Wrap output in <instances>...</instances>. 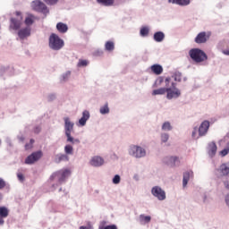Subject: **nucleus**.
Instances as JSON below:
<instances>
[{"mask_svg": "<svg viewBox=\"0 0 229 229\" xmlns=\"http://www.w3.org/2000/svg\"><path fill=\"white\" fill-rule=\"evenodd\" d=\"M74 128V123L71 122V119L69 117L64 118V130H65V135L67 137V142H71V144H80V139H73L72 136H71V132L72 131Z\"/></svg>", "mask_w": 229, "mask_h": 229, "instance_id": "f257e3e1", "label": "nucleus"}, {"mask_svg": "<svg viewBox=\"0 0 229 229\" xmlns=\"http://www.w3.org/2000/svg\"><path fill=\"white\" fill-rule=\"evenodd\" d=\"M48 46L50 49H53L54 51H60V49L65 46V43L58 35L52 33L49 37Z\"/></svg>", "mask_w": 229, "mask_h": 229, "instance_id": "f03ea898", "label": "nucleus"}, {"mask_svg": "<svg viewBox=\"0 0 229 229\" xmlns=\"http://www.w3.org/2000/svg\"><path fill=\"white\" fill-rule=\"evenodd\" d=\"M189 55L193 62H196V64H201V62H205V60L208 58L207 54H205L203 50L199 48L191 49L189 51Z\"/></svg>", "mask_w": 229, "mask_h": 229, "instance_id": "7ed1b4c3", "label": "nucleus"}, {"mask_svg": "<svg viewBox=\"0 0 229 229\" xmlns=\"http://www.w3.org/2000/svg\"><path fill=\"white\" fill-rule=\"evenodd\" d=\"M69 176H71V170L62 169L53 174L51 178L52 180L54 178H58L59 183H64V182H65V178H69Z\"/></svg>", "mask_w": 229, "mask_h": 229, "instance_id": "20e7f679", "label": "nucleus"}, {"mask_svg": "<svg viewBox=\"0 0 229 229\" xmlns=\"http://www.w3.org/2000/svg\"><path fill=\"white\" fill-rule=\"evenodd\" d=\"M166 98L167 99H173V98H180L182 92L176 88V83L171 82V88H166Z\"/></svg>", "mask_w": 229, "mask_h": 229, "instance_id": "39448f33", "label": "nucleus"}, {"mask_svg": "<svg viewBox=\"0 0 229 229\" xmlns=\"http://www.w3.org/2000/svg\"><path fill=\"white\" fill-rule=\"evenodd\" d=\"M31 7L36 12H39L40 13H49V9H47V5L44 4V2L36 0L32 2Z\"/></svg>", "mask_w": 229, "mask_h": 229, "instance_id": "423d86ee", "label": "nucleus"}, {"mask_svg": "<svg viewBox=\"0 0 229 229\" xmlns=\"http://www.w3.org/2000/svg\"><path fill=\"white\" fill-rule=\"evenodd\" d=\"M129 153L130 155L135 157L136 158H142V157H146V150L141 147L135 145L130 147Z\"/></svg>", "mask_w": 229, "mask_h": 229, "instance_id": "0eeeda50", "label": "nucleus"}, {"mask_svg": "<svg viewBox=\"0 0 229 229\" xmlns=\"http://www.w3.org/2000/svg\"><path fill=\"white\" fill-rule=\"evenodd\" d=\"M43 155L42 150L33 152L25 159V164L31 165L32 164H35V162H38V160L42 158Z\"/></svg>", "mask_w": 229, "mask_h": 229, "instance_id": "6e6552de", "label": "nucleus"}, {"mask_svg": "<svg viewBox=\"0 0 229 229\" xmlns=\"http://www.w3.org/2000/svg\"><path fill=\"white\" fill-rule=\"evenodd\" d=\"M17 18L11 19L10 28L17 31V30H21V26H22V14L19 12H16Z\"/></svg>", "mask_w": 229, "mask_h": 229, "instance_id": "1a4fd4ad", "label": "nucleus"}, {"mask_svg": "<svg viewBox=\"0 0 229 229\" xmlns=\"http://www.w3.org/2000/svg\"><path fill=\"white\" fill-rule=\"evenodd\" d=\"M151 193L153 194V196H155V198H157L159 201H164V199H165V191L158 186L153 187L151 190Z\"/></svg>", "mask_w": 229, "mask_h": 229, "instance_id": "9d476101", "label": "nucleus"}, {"mask_svg": "<svg viewBox=\"0 0 229 229\" xmlns=\"http://www.w3.org/2000/svg\"><path fill=\"white\" fill-rule=\"evenodd\" d=\"M210 128V122L205 120L201 123L200 126L199 127V137H205L208 132V129Z\"/></svg>", "mask_w": 229, "mask_h": 229, "instance_id": "9b49d317", "label": "nucleus"}, {"mask_svg": "<svg viewBox=\"0 0 229 229\" xmlns=\"http://www.w3.org/2000/svg\"><path fill=\"white\" fill-rule=\"evenodd\" d=\"M208 38H210V35L207 34V32H199L195 38V42L196 44H205Z\"/></svg>", "mask_w": 229, "mask_h": 229, "instance_id": "f8f14e48", "label": "nucleus"}, {"mask_svg": "<svg viewBox=\"0 0 229 229\" xmlns=\"http://www.w3.org/2000/svg\"><path fill=\"white\" fill-rule=\"evenodd\" d=\"M89 164L93 165V167H101V165L105 164V159L99 156H95L91 158Z\"/></svg>", "mask_w": 229, "mask_h": 229, "instance_id": "ddd939ff", "label": "nucleus"}, {"mask_svg": "<svg viewBox=\"0 0 229 229\" xmlns=\"http://www.w3.org/2000/svg\"><path fill=\"white\" fill-rule=\"evenodd\" d=\"M30 35H31V28L30 27H26L18 31V37L21 40H24V38H27V37H30Z\"/></svg>", "mask_w": 229, "mask_h": 229, "instance_id": "4468645a", "label": "nucleus"}, {"mask_svg": "<svg viewBox=\"0 0 229 229\" xmlns=\"http://www.w3.org/2000/svg\"><path fill=\"white\" fill-rule=\"evenodd\" d=\"M90 119V113L87 110L83 111L82 117L79 120V124L81 126H85L87 124V121Z\"/></svg>", "mask_w": 229, "mask_h": 229, "instance_id": "2eb2a0df", "label": "nucleus"}, {"mask_svg": "<svg viewBox=\"0 0 229 229\" xmlns=\"http://www.w3.org/2000/svg\"><path fill=\"white\" fill-rule=\"evenodd\" d=\"M193 176H194V173L192 171L185 172L183 174L182 187H187V183H189V181Z\"/></svg>", "mask_w": 229, "mask_h": 229, "instance_id": "dca6fc26", "label": "nucleus"}, {"mask_svg": "<svg viewBox=\"0 0 229 229\" xmlns=\"http://www.w3.org/2000/svg\"><path fill=\"white\" fill-rule=\"evenodd\" d=\"M150 70L157 76H160V74H162V72H164V68L160 64H153L150 67Z\"/></svg>", "mask_w": 229, "mask_h": 229, "instance_id": "f3484780", "label": "nucleus"}, {"mask_svg": "<svg viewBox=\"0 0 229 229\" xmlns=\"http://www.w3.org/2000/svg\"><path fill=\"white\" fill-rule=\"evenodd\" d=\"M208 155H210V157H215L216 153H217V145H216V142L212 141L208 144Z\"/></svg>", "mask_w": 229, "mask_h": 229, "instance_id": "a211bd4d", "label": "nucleus"}, {"mask_svg": "<svg viewBox=\"0 0 229 229\" xmlns=\"http://www.w3.org/2000/svg\"><path fill=\"white\" fill-rule=\"evenodd\" d=\"M56 30L59 31V33H67L69 27L64 22H58L56 24Z\"/></svg>", "mask_w": 229, "mask_h": 229, "instance_id": "6ab92c4d", "label": "nucleus"}, {"mask_svg": "<svg viewBox=\"0 0 229 229\" xmlns=\"http://www.w3.org/2000/svg\"><path fill=\"white\" fill-rule=\"evenodd\" d=\"M168 3L179 4V6H187V4H191V0H168Z\"/></svg>", "mask_w": 229, "mask_h": 229, "instance_id": "aec40b11", "label": "nucleus"}, {"mask_svg": "<svg viewBox=\"0 0 229 229\" xmlns=\"http://www.w3.org/2000/svg\"><path fill=\"white\" fill-rule=\"evenodd\" d=\"M68 160H69V156L65 154L57 155L55 159L56 164H60V162H68Z\"/></svg>", "mask_w": 229, "mask_h": 229, "instance_id": "412c9836", "label": "nucleus"}, {"mask_svg": "<svg viewBox=\"0 0 229 229\" xmlns=\"http://www.w3.org/2000/svg\"><path fill=\"white\" fill-rule=\"evenodd\" d=\"M165 38V34L162 31H157L154 34V40L156 42H162Z\"/></svg>", "mask_w": 229, "mask_h": 229, "instance_id": "4be33fe9", "label": "nucleus"}, {"mask_svg": "<svg viewBox=\"0 0 229 229\" xmlns=\"http://www.w3.org/2000/svg\"><path fill=\"white\" fill-rule=\"evenodd\" d=\"M140 225H148V223H151V216L140 215Z\"/></svg>", "mask_w": 229, "mask_h": 229, "instance_id": "5701e85b", "label": "nucleus"}, {"mask_svg": "<svg viewBox=\"0 0 229 229\" xmlns=\"http://www.w3.org/2000/svg\"><path fill=\"white\" fill-rule=\"evenodd\" d=\"M98 4H103V6H114L115 0H97Z\"/></svg>", "mask_w": 229, "mask_h": 229, "instance_id": "b1692460", "label": "nucleus"}, {"mask_svg": "<svg viewBox=\"0 0 229 229\" xmlns=\"http://www.w3.org/2000/svg\"><path fill=\"white\" fill-rule=\"evenodd\" d=\"M167 164L168 165H171V167H174L176 164L177 165L180 164V159L178 158V157H171Z\"/></svg>", "mask_w": 229, "mask_h": 229, "instance_id": "393cba45", "label": "nucleus"}, {"mask_svg": "<svg viewBox=\"0 0 229 229\" xmlns=\"http://www.w3.org/2000/svg\"><path fill=\"white\" fill-rule=\"evenodd\" d=\"M165 92H167V88L154 89L152 92V96H164Z\"/></svg>", "mask_w": 229, "mask_h": 229, "instance_id": "a878e982", "label": "nucleus"}, {"mask_svg": "<svg viewBox=\"0 0 229 229\" xmlns=\"http://www.w3.org/2000/svg\"><path fill=\"white\" fill-rule=\"evenodd\" d=\"M220 173H222L223 176H228L229 174V166L226 164H223L220 165Z\"/></svg>", "mask_w": 229, "mask_h": 229, "instance_id": "bb28decb", "label": "nucleus"}, {"mask_svg": "<svg viewBox=\"0 0 229 229\" xmlns=\"http://www.w3.org/2000/svg\"><path fill=\"white\" fill-rule=\"evenodd\" d=\"M106 51H114L115 49V44L113 41H107L105 45Z\"/></svg>", "mask_w": 229, "mask_h": 229, "instance_id": "cd10ccee", "label": "nucleus"}, {"mask_svg": "<svg viewBox=\"0 0 229 229\" xmlns=\"http://www.w3.org/2000/svg\"><path fill=\"white\" fill-rule=\"evenodd\" d=\"M140 35L141 37H148V35H149V28L142 27L140 30Z\"/></svg>", "mask_w": 229, "mask_h": 229, "instance_id": "c85d7f7f", "label": "nucleus"}, {"mask_svg": "<svg viewBox=\"0 0 229 229\" xmlns=\"http://www.w3.org/2000/svg\"><path fill=\"white\" fill-rule=\"evenodd\" d=\"M162 130H164V131H171V130H173V127L171 126V123L165 122L162 125Z\"/></svg>", "mask_w": 229, "mask_h": 229, "instance_id": "c756f323", "label": "nucleus"}, {"mask_svg": "<svg viewBox=\"0 0 229 229\" xmlns=\"http://www.w3.org/2000/svg\"><path fill=\"white\" fill-rule=\"evenodd\" d=\"M89 65V61L85 59H80L77 67H87Z\"/></svg>", "mask_w": 229, "mask_h": 229, "instance_id": "7c9ffc66", "label": "nucleus"}, {"mask_svg": "<svg viewBox=\"0 0 229 229\" xmlns=\"http://www.w3.org/2000/svg\"><path fill=\"white\" fill-rule=\"evenodd\" d=\"M110 108H108V104H106L104 106L100 107V114L105 115V114H109Z\"/></svg>", "mask_w": 229, "mask_h": 229, "instance_id": "2f4dec72", "label": "nucleus"}, {"mask_svg": "<svg viewBox=\"0 0 229 229\" xmlns=\"http://www.w3.org/2000/svg\"><path fill=\"white\" fill-rule=\"evenodd\" d=\"M8 214H9L8 208L2 207L1 208V217H8Z\"/></svg>", "mask_w": 229, "mask_h": 229, "instance_id": "473e14b6", "label": "nucleus"}, {"mask_svg": "<svg viewBox=\"0 0 229 229\" xmlns=\"http://www.w3.org/2000/svg\"><path fill=\"white\" fill-rule=\"evenodd\" d=\"M64 151H65L66 155H72V151H73L72 146L66 145L64 147Z\"/></svg>", "mask_w": 229, "mask_h": 229, "instance_id": "72a5a7b5", "label": "nucleus"}, {"mask_svg": "<svg viewBox=\"0 0 229 229\" xmlns=\"http://www.w3.org/2000/svg\"><path fill=\"white\" fill-rule=\"evenodd\" d=\"M26 26H31L33 24V16H29L25 19Z\"/></svg>", "mask_w": 229, "mask_h": 229, "instance_id": "f704fd0d", "label": "nucleus"}, {"mask_svg": "<svg viewBox=\"0 0 229 229\" xmlns=\"http://www.w3.org/2000/svg\"><path fill=\"white\" fill-rule=\"evenodd\" d=\"M229 153V143H227V147L225 148H224L222 151H220V155L222 157H226V155H228Z\"/></svg>", "mask_w": 229, "mask_h": 229, "instance_id": "c9c22d12", "label": "nucleus"}, {"mask_svg": "<svg viewBox=\"0 0 229 229\" xmlns=\"http://www.w3.org/2000/svg\"><path fill=\"white\" fill-rule=\"evenodd\" d=\"M113 183H114L115 185H117V183H121V176H119L118 174L114 175V177L113 178Z\"/></svg>", "mask_w": 229, "mask_h": 229, "instance_id": "e433bc0d", "label": "nucleus"}, {"mask_svg": "<svg viewBox=\"0 0 229 229\" xmlns=\"http://www.w3.org/2000/svg\"><path fill=\"white\" fill-rule=\"evenodd\" d=\"M167 140H169V134L167 133H163L161 135V141L162 142H167Z\"/></svg>", "mask_w": 229, "mask_h": 229, "instance_id": "4c0bfd02", "label": "nucleus"}, {"mask_svg": "<svg viewBox=\"0 0 229 229\" xmlns=\"http://www.w3.org/2000/svg\"><path fill=\"white\" fill-rule=\"evenodd\" d=\"M166 89H171V77H167L165 80Z\"/></svg>", "mask_w": 229, "mask_h": 229, "instance_id": "58836bf2", "label": "nucleus"}, {"mask_svg": "<svg viewBox=\"0 0 229 229\" xmlns=\"http://www.w3.org/2000/svg\"><path fill=\"white\" fill-rule=\"evenodd\" d=\"M47 4H56V3H58V0H43Z\"/></svg>", "mask_w": 229, "mask_h": 229, "instance_id": "ea45409f", "label": "nucleus"}, {"mask_svg": "<svg viewBox=\"0 0 229 229\" xmlns=\"http://www.w3.org/2000/svg\"><path fill=\"white\" fill-rule=\"evenodd\" d=\"M174 81H182V74L180 72H176L174 74Z\"/></svg>", "mask_w": 229, "mask_h": 229, "instance_id": "a19ab883", "label": "nucleus"}, {"mask_svg": "<svg viewBox=\"0 0 229 229\" xmlns=\"http://www.w3.org/2000/svg\"><path fill=\"white\" fill-rule=\"evenodd\" d=\"M191 137H192V139H199V137H198V128H196V127L194 128V130L191 133Z\"/></svg>", "mask_w": 229, "mask_h": 229, "instance_id": "79ce46f5", "label": "nucleus"}, {"mask_svg": "<svg viewBox=\"0 0 229 229\" xmlns=\"http://www.w3.org/2000/svg\"><path fill=\"white\" fill-rule=\"evenodd\" d=\"M99 229H117V225H106L104 227H100Z\"/></svg>", "mask_w": 229, "mask_h": 229, "instance_id": "37998d69", "label": "nucleus"}, {"mask_svg": "<svg viewBox=\"0 0 229 229\" xmlns=\"http://www.w3.org/2000/svg\"><path fill=\"white\" fill-rule=\"evenodd\" d=\"M41 130L42 129L40 128V126H36L33 129V132L36 133V134H38V132L41 131Z\"/></svg>", "mask_w": 229, "mask_h": 229, "instance_id": "c03bdc74", "label": "nucleus"}, {"mask_svg": "<svg viewBox=\"0 0 229 229\" xmlns=\"http://www.w3.org/2000/svg\"><path fill=\"white\" fill-rule=\"evenodd\" d=\"M17 176H18V179L20 180V182L24 181V175L20 173V174H17Z\"/></svg>", "mask_w": 229, "mask_h": 229, "instance_id": "a18cd8bd", "label": "nucleus"}, {"mask_svg": "<svg viewBox=\"0 0 229 229\" xmlns=\"http://www.w3.org/2000/svg\"><path fill=\"white\" fill-rule=\"evenodd\" d=\"M31 148H33V146H31V143L25 145V149H31Z\"/></svg>", "mask_w": 229, "mask_h": 229, "instance_id": "49530a36", "label": "nucleus"}, {"mask_svg": "<svg viewBox=\"0 0 229 229\" xmlns=\"http://www.w3.org/2000/svg\"><path fill=\"white\" fill-rule=\"evenodd\" d=\"M4 187H6V182H4V181L1 180V189H4Z\"/></svg>", "mask_w": 229, "mask_h": 229, "instance_id": "de8ad7c7", "label": "nucleus"}, {"mask_svg": "<svg viewBox=\"0 0 229 229\" xmlns=\"http://www.w3.org/2000/svg\"><path fill=\"white\" fill-rule=\"evenodd\" d=\"M80 229H92V226L91 225L81 226Z\"/></svg>", "mask_w": 229, "mask_h": 229, "instance_id": "09e8293b", "label": "nucleus"}, {"mask_svg": "<svg viewBox=\"0 0 229 229\" xmlns=\"http://www.w3.org/2000/svg\"><path fill=\"white\" fill-rule=\"evenodd\" d=\"M225 187L229 191V182H225Z\"/></svg>", "mask_w": 229, "mask_h": 229, "instance_id": "8fccbe9b", "label": "nucleus"}, {"mask_svg": "<svg viewBox=\"0 0 229 229\" xmlns=\"http://www.w3.org/2000/svg\"><path fill=\"white\" fill-rule=\"evenodd\" d=\"M225 202H226V205H229V195L226 196Z\"/></svg>", "mask_w": 229, "mask_h": 229, "instance_id": "3c124183", "label": "nucleus"}, {"mask_svg": "<svg viewBox=\"0 0 229 229\" xmlns=\"http://www.w3.org/2000/svg\"><path fill=\"white\" fill-rule=\"evenodd\" d=\"M30 146H33V144H35V140L31 139L30 141Z\"/></svg>", "mask_w": 229, "mask_h": 229, "instance_id": "603ef678", "label": "nucleus"}, {"mask_svg": "<svg viewBox=\"0 0 229 229\" xmlns=\"http://www.w3.org/2000/svg\"><path fill=\"white\" fill-rule=\"evenodd\" d=\"M158 81H159V85H160L161 83H164V79L163 78H159Z\"/></svg>", "mask_w": 229, "mask_h": 229, "instance_id": "864d4df0", "label": "nucleus"}, {"mask_svg": "<svg viewBox=\"0 0 229 229\" xmlns=\"http://www.w3.org/2000/svg\"><path fill=\"white\" fill-rule=\"evenodd\" d=\"M0 214H1V207H0ZM0 223H1V218H0Z\"/></svg>", "mask_w": 229, "mask_h": 229, "instance_id": "5fc2aeb1", "label": "nucleus"}, {"mask_svg": "<svg viewBox=\"0 0 229 229\" xmlns=\"http://www.w3.org/2000/svg\"><path fill=\"white\" fill-rule=\"evenodd\" d=\"M0 189H1V180H0Z\"/></svg>", "mask_w": 229, "mask_h": 229, "instance_id": "6e6d98bb", "label": "nucleus"}, {"mask_svg": "<svg viewBox=\"0 0 229 229\" xmlns=\"http://www.w3.org/2000/svg\"><path fill=\"white\" fill-rule=\"evenodd\" d=\"M3 223H4V222H3V220H2V221H1V224L3 225Z\"/></svg>", "mask_w": 229, "mask_h": 229, "instance_id": "4d7b16f0", "label": "nucleus"}]
</instances>
